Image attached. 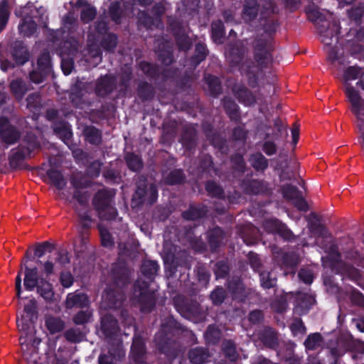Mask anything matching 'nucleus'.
<instances>
[{
    "instance_id": "f257e3e1",
    "label": "nucleus",
    "mask_w": 364,
    "mask_h": 364,
    "mask_svg": "<svg viewBox=\"0 0 364 364\" xmlns=\"http://www.w3.org/2000/svg\"><path fill=\"white\" fill-rule=\"evenodd\" d=\"M37 304L35 299H31L24 306L23 314L17 318V326L21 335L19 338L23 357L28 364L38 363V346L41 340L36 336L35 321L37 319Z\"/></svg>"
},
{
    "instance_id": "f03ea898",
    "label": "nucleus",
    "mask_w": 364,
    "mask_h": 364,
    "mask_svg": "<svg viewBox=\"0 0 364 364\" xmlns=\"http://www.w3.org/2000/svg\"><path fill=\"white\" fill-rule=\"evenodd\" d=\"M31 5H28L16 11V14L17 16L23 17V22L18 28L19 31L21 33L28 36L33 34L36 29V23L33 20L31 19V18H37V16L34 15V13L41 14V16H39L37 21L40 24H46V20L47 19L46 16L45 19L43 16L46 13V10L43 8L31 10Z\"/></svg>"
},
{
    "instance_id": "7ed1b4c3",
    "label": "nucleus",
    "mask_w": 364,
    "mask_h": 364,
    "mask_svg": "<svg viewBox=\"0 0 364 364\" xmlns=\"http://www.w3.org/2000/svg\"><path fill=\"white\" fill-rule=\"evenodd\" d=\"M96 32H92L88 35V44L86 50L85 61L90 66H96L102 59L101 52L98 45L96 43L97 39L100 36L104 34L107 31V25L105 22H98L95 28Z\"/></svg>"
},
{
    "instance_id": "20e7f679",
    "label": "nucleus",
    "mask_w": 364,
    "mask_h": 364,
    "mask_svg": "<svg viewBox=\"0 0 364 364\" xmlns=\"http://www.w3.org/2000/svg\"><path fill=\"white\" fill-rule=\"evenodd\" d=\"M114 196L112 191L102 190L95 195L93 204L98 211L99 216L103 220H112L117 215L116 209L112 205V199Z\"/></svg>"
},
{
    "instance_id": "39448f33",
    "label": "nucleus",
    "mask_w": 364,
    "mask_h": 364,
    "mask_svg": "<svg viewBox=\"0 0 364 364\" xmlns=\"http://www.w3.org/2000/svg\"><path fill=\"white\" fill-rule=\"evenodd\" d=\"M306 12L309 20L317 25L321 41L326 46V49L334 43H336L338 41L337 31H336V34L333 35L331 31L326 28V17L317 8L309 9ZM336 30H337V28Z\"/></svg>"
},
{
    "instance_id": "423d86ee",
    "label": "nucleus",
    "mask_w": 364,
    "mask_h": 364,
    "mask_svg": "<svg viewBox=\"0 0 364 364\" xmlns=\"http://www.w3.org/2000/svg\"><path fill=\"white\" fill-rule=\"evenodd\" d=\"M272 44L269 39L257 40L255 46V58L260 65L268 63L272 60L270 51Z\"/></svg>"
},
{
    "instance_id": "0eeeda50",
    "label": "nucleus",
    "mask_w": 364,
    "mask_h": 364,
    "mask_svg": "<svg viewBox=\"0 0 364 364\" xmlns=\"http://www.w3.org/2000/svg\"><path fill=\"white\" fill-rule=\"evenodd\" d=\"M77 49V43L73 41L71 42H65L63 48L60 52L62 62L61 68L65 75H68L70 74L73 68V61L72 59H69L68 57L73 55L74 53Z\"/></svg>"
},
{
    "instance_id": "6e6552de",
    "label": "nucleus",
    "mask_w": 364,
    "mask_h": 364,
    "mask_svg": "<svg viewBox=\"0 0 364 364\" xmlns=\"http://www.w3.org/2000/svg\"><path fill=\"white\" fill-rule=\"evenodd\" d=\"M284 197L290 200L298 209L306 211L308 208L306 201L299 191L292 186H286L283 188Z\"/></svg>"
},
{
    "instance_id": "1a4fd4ad",
    "label": "nucleus",
    "mask_w": 364,
    "mask_h": 364,
    "mask_svg": "<svg viewBox=\"0 0 364 364\" xmlns=\"http://www.w3.org/2000/svg\"><path fill=\"white\" fill-rule=\"evenodd\" d=\"M0 134L2 139L7 144H14L19 137L18 132L9 124L6 118H0Z\"/></svg>"
},
{
    "instance_id": "9d476101",
    "label": "nucleus",
    "mask_w": 364,
    "mask_h": 364,
    "mask_svg": "<svg viewBox=\"0 0 364 364\" xmlns=\"http://www.w3.org/2000/svg\"><path fill=\"white\" fill-rule=\"evenodd\" d=\"M123 299L124 296L122 294L106 290L102 296L101 307L103 309L116 308L121 304Z\"/></svg>"
},
{
    "instance_id": "9b49d317",
    "label": "nucleus",
    "mask_w": 364,
    "mask_h": 364,
    "mask_svg": "<svg viewBox=\"0 0 364 364\" xmlns=\"http://www.w3.org/2000/svg\"><path fill=\"white\" fill-rule=\"evenodd\" d=\"M124 9H127L130 4H132L135 0H122ZM153 0H138L141 5H147L150 4ZM166 4L164 0H159V3H156L153 9L152 14L153 17L157 20V18L166 11Z\"/></svg>"
},
{
    "instance_id": "f8f14e48",
    "label": "nucleus",
    "mask_w": 364,
    "mask_h": 364,
    "mask_svg": "<svg viewBox=\"0 0 364 364\" xmlns=\"http://www.w3.org/2000/svg\"><path fill=\"white\" fill-rule=\"evenodd\" d=\"M114 352L110 350L109 355H102L99 358L100 364H119V360L124 355L121 344L117 342Z\"/></svg>"
},
{
    "instance_id": "ddd939ff",
    "label": "nucleus",
    "mask_w": 364,
    "mask_h": 364,
    "mask_svg": "<svg viewBox=\"0 0 364 364\" xmlns=\"http://www.w3.org/2000/svg\"><path fill=\"white\" fill-rule=\"evenodd\" d=\"M44 319L45 326L47 330L51 334L60 332L65 328L64 322L60 317L54 316L50 314H46Z\"/></svg>"
},
{
    "instance_id": "4468645a",
    "label": "nucleus",
    "mask_w": 364,
    "mask_h": 364,
    "mask_svg": "<svg viewBox=\"0 0 364 364\" xmlns=\"http://www.w3.org/2000/svg\"><path fill=\"white\" fill-rule=\"evenodd\" d=\"M135 199H141V202L147 201L149 203H153L157 198V190L156 187L151 185L147 191L138 186V188L134 195Z\"/></svg>"
},
{
    "instance_id": "2eb2a0df",
    "label": "nucleus",
    "mask_w": 364,
    "mask_h": 364,
    "mask_svg": "<svg viewBox=\"0 0 364 364\" xmlns=\"http://www.w3.org/2000/svg\"><path fill=\"white\" fill-rule=\"evenodd\" d=\"M39 284L38 281V269L28 268L25 266L24 286L28 291L33 290Z\"/></svg>"
},
{
    "instance_id": "dca6fc26",
    "label": "nucleus",
    "mask_w": 364,
    "mask_h": 364,
    "mask_svg": "<svg viewBox=\"0 0 364 364\" xmlns=\"http://www.w3.org/2000/svg\"><path fill=\"white\" fill-rule=\"evenodd\" d=\"M102 329L107 337L115 335L118 330L116 320L110 315H105L102 318Z\"/></svg>"
},
{
    "instance_id": "f3484780",
    "label": "nucleus",
    "mask_w": 364,
    "mask_h": 364,
    "mask_svg": "<svg viewBox=\"0 0 364 364\" xmlns=\"http://www.w3.org/2000/svg\"><path fill=\"white\" fill-rule=\"evenodd\" d=\"M258 5L256 0H245L242 16L245 21L253 20L257 15Z\"/></svg>"
},
{
    "instance_id": "a211bd4d",
    "label": "nucleus",
    "mask_w": 364,
    "mask_h": 364,
    "mask_svg": "<svg viewBox=\"0 0 364 364\" xmlns=\"http://www.w3.org/2000/svg\"><path fill=\"white\" fill-rule=\"evenodd\" d=\"M267 228L270 231L279 234L286 240H290L292 235L291 232L287 228V226L281 222L273 220L267 223Z\"/></svg>"
},
{
    "instance_id": "6ab92c4d",
    "label": "nucleus",
    "mask_w": 364,
    "mask_h": 364,
    "mask_svg": "<svg viewBox=\"0 0 364 364\" xmlns=\"http://www.w3.org/2000/svg\"><path fill=\"white\" fill-rule=\"evenodd\" d=\"M73 4L75 6L82 7L81 11V19L83 22L88 23L95 16V9L90 5H88L85 0H77L75 3Z\"/></svg>"
},
{
    "instance_id": "aec40b11",
    "label": "nucleus",
    "mask_w": 364,
    "mask_h": 364,
    "mask_svg": "<svg viewBox=\"0 0 364 364\" xmlns=\"http://www.w3.org/2000/svg\"><path fill=\"white\" fill-rule=\"evenodd\" d=\"M88 304L87 296L84 294H69L66 299V306L73 308L74 306L83 307Z\"/></svg>"
},
{
    "instance_id": "412c9836",
    "label": "nucleus",
    "mask_w": 364,
    "mask_h": 364,
    "mask_svg": "<svg viewBox=\"0 0 364 364\" xmlns=\"http://www.w3.org/2000/svg\"><path fill=\"white\" fill-rule=\"evenodd\" d=\"M37 292L46 300L50 301L54 296V291L51 284L45 280H41L36 287Z\"/></svg>"
},
{
    "instance_id": "4be33fe9",
    "label": "nucleus",
    "mask_w": 364,
    "mask_h": 364,
    "mask_svg": "<svg viewBox=\"0 0 364 364\" xmlns=\"http://www.w3.org/2000/svg\"><path fill=\"white\" fill-rule=\"evenodd\" d=\"M54 131L56 134L65 143L68 141L71 136L70 127L67 123L60 122L55 124Z\"/></svg>"
},
{
    "instance_id": "5701e85b",
    "label": "nucleus",
    "mask_w": 364,
    "mask_h": 364,
    "mask_svg": "<svg viewBox=\"0 0 364 364\" xmlns=\"http://www.w3.org/2000/svg\"><path fill=\"white\" fill-rule=\"evenodd\" d=\"M144 342L141 338L138 336H135L133 340L131 350L132 355L136 360H137L142 356V355H144Z\"/></svg>"
},
{
    "instance_id": "b1692460",
    "label": "nucleus",
    "mask_w": 364,
    "mask_h": 364,
    "mask_svg": "<svg viewBox=\"0 0 364 364\" xmlns=\"http://www.w3.org/2000/svg\"><path fill=\"white\" fill-rule=\"evenodd\" d=\"M208 358V353L202 348H195L190 351V360L196 364L204 363Z\"/></svg>"
},
{
    "instance_id": "393cba45",
    "label": "nucleus",
    "mask_w": 364,
    "mask_h": 364,
    "mask_svg": "<svg viewBox=\"0 0 364 364\" xmlns=\"http://www.w3.org/2000/svg\"><path fill=\"white\" fill-rule=\"evenodd\" d=\"M212 38L213 41L220 44L224 39L223 26L220 21H215L212 24Z\"/></svg>"
},
{
    "instance_id": "a878e982",
    "label": "nucleus",
    "mask_w": 364,
    "mask_h": 364,
    "mask_svg": "<svg viewBox=\"0 0 364 364\" xmlns=\"http://www.w3.org/2000/svg\"><path fill=\"white\" fill-rule=\"evenodd\" d=\"M245 50L242 49V50H239L238 48H234L227 55L228 59L234 64H239L240 63H243L244 57H245ZM241 69L242 70H245V65L242 63L241 66Z\"/></svg>"
},
{
    "instance_id": "bb28decb",
    "label": "nucleus",
    "mask_w": 364,
    "mask_h": 364,
    "mask_svg": "<svg viewBox=\"0 0 364 364\" xmlns=\"http://www.w3.org/2000/svg\"><path fill=\"white\" fill-rule=\"evenodd\" d=\"M48 175L49 178L51 180L52 183L58 188H63L65 185V181L62 176V174L53 169L51 168L48 171Z\"/></svg>"
},
{
    "instance_id": "cd10ccee",
    "label": "nucleus",
    "mask_w": 364,
    "mask_h": 364,
    "mask_svg": "<svg viewBox=\"0 0 364 364\" xmlns=\"http://www.w3.org/2000/svg\"><path fill=\"white\" fill-rule=\"evenodd\" d=\"M321 344V336L319 333H315L309 335L305 341L304 345L309 350H314Z\"/></svg>"
},
{
    "instance_id": "c85d7f7f",
    "label": "nucleus",
    "mask_w": 364,
    "mask_h": 364,
    "mask_svg": "<svg viewBox=\"0 0 364 364\" xmlns=\"http://www.w3.org/2000/svg\"><path fill=\"white\" fill-rule=\"evenodd\" d=\"M9 17L8 4L5 1L0 2V32L5 28Z\"/></svg>"
},
{
    "instance_id": "c756f323",
    "label": "nucleus",
    "mask_w": 364,
    "mask_h": 364,
    "mask_svg": "<svg viewBox=\"0 0 364 364\" xmlns=\"http://www.w3.org/2000/svg\"><path fill=\"white\" fill-rule=\"evenodd\" d=\"M158 269L159 266L154 261H145L141 266L142 273L147 277L154 275Z\"/></svg>"
},
{
    "instance_id": "7c9ffc66",
    "label": "nucleus",
    "mask_w": 364,
    "mask_h": 364,
    "mask_svg": "<svg viewBox=\"0 0 364 364\" xmlns=\"http://www.w3.org/2000/svg\"><path fill=\"white\" fill-rule=\"evenodd\" d=\"M11 89L18 99H21L26 91L25 85L21 80H14L11 82Z\"/></svg>"
},
{
    "instance_id": "2f4dec72",
    "label": "nucleus",
    "mask_w": 364,
    "mask_h": 364,
    "mask_svg": "<svg viewBox=\"0 0 364 364\" xmlns=\"http://www.w3.org/2000/svg\"><path fill=\"white\" fill-rule=\"evenodd\" d=\"M99 230L101 237L102 245L105 247H111L113 245V240L111 235L102 224H100Z\"/></svg>"
},
{
    "instance_id": "473e14b6",
    "label": "nucleus",
    "mask_w": 364,
    "mask_h": 364,
    "mask_svg": "<svg viewBox=\"0 0 364 364\" xmlns=\"http://www.w3.org/2000/svg\"><path fill=\"white\" fill-rule=\"evenodd\" d=\"M250 161L252 165L257 170H263L267 166L266 159L260 154L252 156Z\"/></svg>"
},
{
    "instance_id": "72a5a7b5",
    "label": "nucleus",
    "mask_w": 364,
    "mask_h": 364,
    "mask_svg": "<svg viewBox=\"0 0 364 364\" xmlns=\"http://www.w3.org/2000/svg\"><path fill=\"white\" fill-rule=\"evenodd\" d=\"M85 134L87 140L92 144H98L100 141V134L95 128L87 127L85 130Z\"/></svg>"
},
{
    "instance_id": "f704fd0d",
    "label": "nucleus",
    "mask_w": 364,
    "mask_h": 364,
    "mask_svg": "<svg viewBox=\"0 0 364 364\" xmlns=\"http://www.w3.org/2000/svg\"><path fill=\"white\" fill-rule=\"evenodd\" d=\"M205 79L211 93L213 95H218L220 90V85L218 77L208 75Z\"/></svg>"
},
{
    "instance_id": "c9c22d12",
    "label": "nucleus",
    "mask_w": 364,
    "mask_h": 364,
    "mask_svg": "<svg viewBox=\"0 0 364 364\" xmlns=\"http://www.w3.org/2000/svg\"><path fill=\"white\" fill-rule=\"evenodd\" d=\"M126 161L129 168L133 171H137L142 166L140 159L133 154H127Z\"/></svg>"
},
{
    "instance_id": "e433bc0d",
    "label": "nucleus",
    "mask_w": 364,
    "mask_h": 364,
    "mask_svg": "<svg viewBox=\"0 0 364 364\" xmlns=\"http://www.w3.org/2000/svg\"><path fill=\"white\" fill-rule=\"evenodd\" d=\"M120 5L121 2L118 1L117 0H110V5L109 9V14L112 19L116 23L118 22L119 18V14L121 13Z\"/></svg>"
},
{
    "instance_id": "4c0bfd02",
    "label": "nucleus",
    "mask_w": 364,
    "mask_h": 364,
    "mask_svg": "<svg viewBox=\"0 0 364 364\" xmlns=\"http://www.w3.org/2000/svg\"><path fill=\"white\" fill-rule=\"evenodd\" d=\"M39 69L45 73H48L50 69V58L48 53H43L38 60Z\"/></svg>"
},
{
    "instance_id": "58836bf2",
    "label": "nucleus",
    "mask_w": 364,
    "mask_h": 364,
    "mask_svg": "<svg viewBox=\"0 0 364 364\" xmlns=\"http://www.w3.org/2000/svg\"><path fill=\"white\" fill-rule=\"evenodd\" d=\"M294 336H303L306 333V328L300 319H295L290 326Z\"/></svg>"
},
{
    "instance_id": "ea45409f",
    "label": "nucleus",
    "mask_w": 364,
    "mask_h": 364,
    "mask_svg": "<svg viewBox=\"0 0 364 364\" xmlns=\"http://www.w3.org/2000/svg\"><path fill=\"white\" fill-rule=\"evenodd\" d=\"M109 77L105 76L100 80L97 85V92L100 95H105L111 91V87L108 85Z\"/></svg>"
},
{
    "instance_id": "a19ab883",
    "label": "nucleus",
    "mask_w": 364,
    "mask_h": 364,
    "mask_svg": "<svg viewBox=\"0 0 364 364\" xmlns=\"http://www.w3.org/2000/svg\"><path fill=\"white\" fill-rule=\"evenodd\" d=\"M261 284L264 288L269 289L275 284V278L272 276L270 272H264L260 274Z\"/></svg>"
},
{
    "instance_id": "79ce46f5",
    "label": "nucleus",
    "mask_w": 364,
    "mask_h": 364,
    "mask_svg": "<svg viewBox=\"0 0 364 364\" xmlns=\"http://www.w3.org/2000/svg\"><path fill=\"white\" fill-rule=\"evenodd\" d=\"M14 58L18 64H23L28 59V53L25 48H21L20 50H15Z\"/></svg>"
},
{
    "instance_id": "37998d69",
    "label": "nucleus",
    "mask_w": 364,
    "mask_h": 364,
    "mask_svg": "<svg viewBox=\"0 0 364 364\" xmlns=\"http://www.w3.org/2000/svg\"><path fill=\"white\" fill-rule=\"evenodd\" d=\"M213 302L215 304H221L225 298V291L223 288H217L210 295Z\"/></svg>"
},
{
    "instance_id": "c03bdc74",
    "label": "nucleus",
    "mask_w": 364,
    "mask_h": 364,
    "mask_svg": "<svg viewBox=\"0 0 364 364\" xmlns=\"http://www.w3.org/2000/svg\"><path fill=\"white\" fill-rule=\"evenodd\" d=\"M140 291V296H141V300H144V298L148 299V305L149 306H146L145 304H142L141 309L143 311H149V307L152 306L154 304V295L153 294H148L146 295V291L144 289H139Z\"/></svg>"
},
{
    "instance_id": "a18cd8bd",
    "label": "nucleus",
    "mask_w": 364,
    "mask_h": 364,
    "mask_svg": "<svg viewBox=\"0 0 364 364\" xmlns=\"http://www.w3.org/2000/svg\"><path fill=\"white\" fill-rule=\"evenodd\" d=\"M175 35L176 36L177 43L180 48L182 50L188 49L191 45L189 38L183 34L180 36L176 32L175 33Z\"/></svg>"
},
{
    "instance_id": "49530a36",
    "label": "nucleus",
    "mask_w": 364,
    "mask_h": 364,
    "mask_svg": "<svg viewBox=\"0 0 364 364\" xmlns=\"http://www.w3.org/2000/svg\"><path fill=\"white\" fill-rule=\"evenodd\" d=\"M91 316L90 311H80L74 318V321L77 324H83L89 321Z\"/></svg>"
},
{
    "instance_id": "de8ad7c7",
    "label": "nucleus",
    "mask_w": 364,
    "mask_h": 364,
    "mask_svg": "<svg viewBox=\"0 0 364 364\" xmlns=\"http://www.w3.org/2000/svg\"><path fill=\"white\" fill-rule=\"evenodd\" d=\"M51 247V245L48 242L38 244L35 249V255L39 258L42 257L46 254V252Z\"/></svg>"
},
{
    "instance_id": "09e8293b",
    "label": "nucleus",
    "mask_w": 364,
    "mask_h": 364,
    "mask_svg": "<svg viewBox=\"0 0 364 364\" xmlns=\"http://www.w3.org/2000/svg\"><path fill=\"white\" fill-rule=\"evenodd\" d=\"M103 47L106 50H112L117 45V38L113 34H109L103 42Z\"/></svg>"
},
{
    "instance_id": "8fccbe9b",
    "label": "nucleus",
    "mask_w": 364,
    "mask_h": 364,
    "mask_svg": "<svg viewBox=\"0 0 364 364\" xmlns=\"http://www.w3.org/2000/svg\"><path fill=\"white\" fill-rule=\"evenodd\" d=\"M207 191L213 196H220L222 193L220 188L214 182H208L206 184Z\"/></svg>"
},
{
    "instance_id": "3c124183",
    "label": "nucleus",
    "mask_w": 364,
    "mask_h": 364,
    "mask_svg": "<svg viewBox=\"0 0 364 364\" xmlns=\"http://www.w3.org/2000/svg\"><path fill=\"white\" fill-rule=\"evenodd\" d=\"M60 282L64 287H70L73 282V277L69 272L62 273L60 275Z\"/></svg>"
},
{
    "instance_id": "603ef678",
    "label": "nucleus",
    "mask_w": 364,
    "mask_h": 364,
    "mask_svg": "<svg viewBox=\"0 0 364 364\" xmlns=\"http://www.w3.org/2000/svg\"><path fill=\"white\" fill-rule=\"evenodd\" d=\"M196 50L198 53L197 55L196 56V60L195 63L196 64H198L200 61H202L206 55L205 52V48L202 44H198L196 48Z\"/></svg>"
},
{
    "instance_id": "864d4df0",
    "label": "nucleus",
    "mask_w": 364,
    "mask_h": 364,
    "mask_svg": "<svg viewBox=\"0 0 364 364\" xmlns=\"http://www.w3.org/2000/svg\"><path fill=\"white\" fill-rule=\"evenodd\" d=\"M299 277L306 284H310L313 281V274L310 270L301 269L299 273Z\"/></svg>"
},
{
    "instance_id": "5fc2aeb1",
    "label": "nucleus",
    "mask_w": 364,
    "mask_h": 364,
    "mask_svg": "<svg viewBox=\"0 0 364 364\" xmlns=\"http://www.w3.org/2000/svg\"><path fill=\"white\" fill-rule=\"evenodd\" d=\"M74 199L76 200L80 205H84L87 201V196L85 192L81 191H77L73 196Z\"/></svg>"
},
{
    "instance_id": "6e6d98bb",
    "label": "nucleus",
    "mask_w": 364,
    "mask_h": 364,
    "mask_svg": "<svg viewBox=\"0 0 364 364\" xmlns=\"http://www.w3.org/2000/svg\"><path fill=\"white\" fill-rule=\"evenodd\" d=\"M224 350L226 355L231 359L235 358V346L230 342H228L224 346Z\"/></svg>"
},
{
    "instance_id": "4d7b16f0",
    "label": "nucleus",
    "mask_w": 364,
    "mask_h": 364,
    "mask_svg": "<svg viewBox=\"0 0 364 364\" xmlns=\"http://www.w3.org/2000/svg\"><path fill=\"white\" fill-rule=\"evenodd\" d=\"M262 318V314L260 311H252L249 315V320L253 323L259 322Z\"/></svg>"
},
{
    "instance_id": "13d9d810",
    "label": "nucleus",
    "mask_w": 364,
    "mask_h": 364,
    "mask_svg": "<svg viewBox=\"0 0 364 364\" xmlns=\"http://www.w3.org/2000/svg\"><path fill=\"white\" fill-rule=\"evenodd\" d=\"M171 178L168 180L171 183H178L183 178V173L181 171H176L171 173Z\"/></svg>"
},
{
    "instance_id": "bf43d9fd",
    "label": "nucleus",
    "mask_w": 364,
    "mask_h": 364,
    "mask_svg": "<svg viewBox=\"0 0 364 364\" xmlns=\"http://www.w3.org/2000/svg\"><path fill=\"white\" fill-rule=\"evenodd\" d=\"M264 151L268 155H272L276 152V146L272 142H266L264 144Z\"/></svg>"
},
{
    "instance_id": "052dcab7",
    "label": "nucleus",
    "mask_w": 364,
    "mask_h": 364,
    "mask_svg": "<svg viewBox=\"0 0 364 364\" xmlns=\"http://www.w3.org/2000/svg\"><path fill=\"white\" fill-rule=\"evenodd\" d=\"M101 164L98 161L94 162L89 168V173L91 176H97L100 173Z\"/></svg>"
},
{
    "instance_id": "680f3d73",
    "label": "nucleus",
    "mask_w": 364,
    "mask_h": 364,
    "mask_svg": "<svg viewBox=\"0 0 364 364\" xmlns=\"http://www.w3.org/2000/svg\"><path fill=\"white\" fill-rule=\"evenodd\" d=\"M224 105L227 112H229L230 114H233L237 112V106L234 102L225 101Z\"/></svg>"
},
{
    "instance_id": "e2e57ef3",
    "label": "nucleus",
    "mask_w": 364,
    "mask_h": 364,
    "mask_svg": "<svg viewBox=\"0 0 364 364\" xmlns=\"http://www.w3.org/2000/svg\"><path fill=\"white\" fill-rule=\"evenodd\" d=\"M206 336L218 338L220 336V332L214 326H210L206 332Z\"/></svg>"
},
{
    "instance_id": "0e129e2a",
    "label": "nucleus",
    "mask_w": 364,
    "mask_h": 364,
    "mask_svg": "<svg viewBox=\"0 0 364 364\" xmlns=\"http://www.w3.org/2000/svg\"><path fill=\"white\" fill-rule=\"evenodd\" d=\"M244 95H245V98L242 99V100L246 105H250L255 102V97L252 95V93L245 91L244 92Z\"/></svg>"
},
{
    "instance_id": "69168bd1",
    "label": "nucleus",
    "mask_w": 364,
    "mask_h": 364,
    "mask_svg": "<svg viewBox=\"0 0 364 364\" xmlns=\"http://www.w3.org/2000/svg\"><path fill=\"white\" fill-rule=\"evenodd\" d=\"M151 17H146L144 14H141L139 16V19L141 21V23L147 26H151L152 24H154L153 20L151 19Z\"/></svg>"
},
{
    "instance_id": "338daca9",
    "label": "nucleus",
    "mask_w": 364,
    "mask_h": 364,
    "mask_svg": "<svg viewBox=\"0 0 364 364\" xmlns=\"http://www.w3.org/2000/svg\"><path fill=\"white\" fill-rule=\"evenodd\" d=\"M16 289L17 291V296L20 299L21 292V277L20 272L16 278Z\"/></svg>"
},
{
    "instance_id": "774afa93",
    "label": "nucleus",
    "mask_w": 364,
    "mask_h": 364,
    "mask_svg": "<svg viewBox=\"0 0 364 364\" xmlns=\"http://www.w3.org/2000/svg\"><path fill=\"white\" fill-rule=\"evenodd\" d=\"M44 272L47 274H50L53 270V264L51 262H46L43 264Z\"/></svg>"
}]
</instances>
